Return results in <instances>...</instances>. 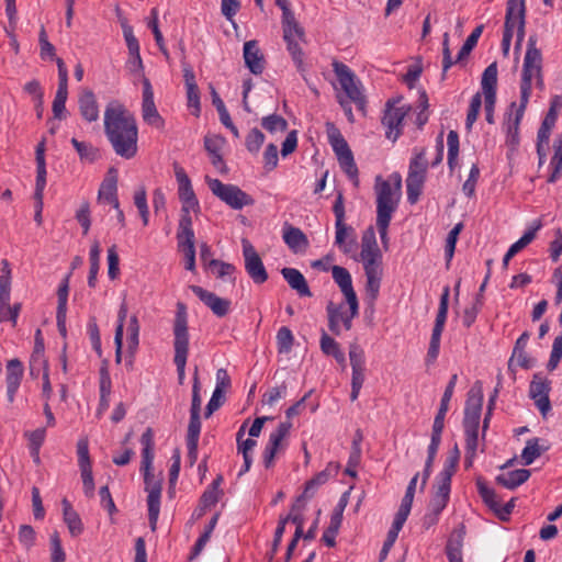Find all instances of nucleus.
<instances>
[{"instance_id": "nucleus-11", "label": "nucleus", "mask_w": 562, "mask_h": 562, "mask_svg": "<svg viewBox=\"0 0 562 562\" xmlns=\"http://www.w3.org/2000/svg\"><path fill=\"white\" fill-rule=\"evenodd\" d=\"M402 97L397 99H390L385 103V110L382 117V124L387 128L385 136L393 142L402 133L403 121L409 111V106H395L401 101Z\"/></svg>"}, {"instance_id": "nucleus-39", "label": "nucleus", "mask_w": 562, "mask_h": 562, "mask_svg": "<svg viewBox=\"0 0 562 562\" xmlns=\"http://www.w3.org/2000/svg\"><path fill=\"white\" fill-rule=\"evenodd\" d=\"M100 255H101V246L99 240H93L91 244L90 252H89V276H88V285L90 288H95L97 285V276L100 269Z\"/></svg>"}, {"instance_id": "nucleus-25", "label": "nucleus", "mask_w": 562, "mask_h": 562, "mask_svg": "<svg viewBox=\"0 0 562 562\" xmlns=\"http://www.w3.org/2000/svg\"><path fill=\"white\" fill-rule=\"evenodd\" d=\"M282 237L286 246L294 254L305 252L310 246L308 238L303 231L288 223L283 226Z\"/></svg>"}, {"instance_id": "nucleus-44", "label": "nucleus", "mask_w": 562, "mask_h": 562, "mask_svg": "<svg viewBox=\"0 0 562 562\" xmlns=\"http://www.w3.org/2000/svg\"><path fill=\"white\" fill-rule=\"evenodd\" d=\"M483 29H484V26L482 24L477 25L472 31V33L468 36V38L465 40V42L463 43L462 47L460 48V50L457 55V58H456L457 63L462 61L470 55L472 49L476 46L477 41L483 32Z\"/></svg>"}, {"instance_id": "nucleus-53", "label": "nucleus", "mask_w": 562, "mask_h": 562, "mask_svg": "<svg viewBox=\"0 0 562 562\" xmlns=\"http://www.w3.org/2000/svg\"><path fill=\"white\" fill-rule=\"evenodd\" d=\"M36 182H46L45 139L40 142L35 149Z\"/></svg>"}, {"instance_id": "nucleus-29", "label": "nucleus", "mask_w": 562, "mask_h": 562, "mask_svg": "<svg viewBox=\"0 0 562 562\" xmlns=\"http://www.w3.org/2000/svg\"><path fill=\"white\" fill-rule=\"evenodd\" d=\"M281 274L290 288L296 291L301 297H311L313 295L305 277L300 270L285 267L281 269Z\"/></svg>"}, {"instance_id": "nucleus-50", "label": "nucleus", "mask_w": 562, "mask_h": 562, "mask_svg": "<svg viewBox=\"0 0 562 562\" xmlns=\"http://www.w3.org/2000/svg\"><path fill=\"white\" fill-rule=\"evenodd\" d=\"M341 522L342 519H339V514H331L329 526L326 528L322 537V540L327 547L333 548L336 546V536Z\"/></svg>"}, {"instance_id": "nucleus-27", "label": "nucleus", "mask_w": 562, "mask_h": 562, "mask_svg": "<svg viewBox=\"0 0 562 562\" xmlns=\"http://www.w3.org/2000/svg\"><path fill=\"white\" fill-rule=\"evenodd\" d=\"M79 111L85 121L92 123L99 119V105L95 94L90 89H83L78 99Z\"/></svg>"}, {"instance_id": "nucleus-17", "label": "nucleus", "mask_w": 562, "mask_h": 562, "mask_svg": "<svg viewBox=\"0 0 562 562\" xmlns=\"http://www.w3.org/2000/svg\"><path fill=\"white\" fill-rule=\"evenodd\" d=\"M173 170L178 182V196L182 204L181 207L187 206L195 213L199 212L200 203L186 170L178 162H173Z\"/></svg>"}, {"instance_id": "nucleus-61", "label": "nucleus", "mask_w": 562, "mask_h": 562, "mask_svg": "<svg viewBox=\"0 0 562 562\" xmlns=\"http://www.w3.org/2000/svg\"><path fill=\"white\" fill-rule=\"evenodd\" d=\"M425 180L406 178L407 201L409 204H416L423 191Z\"/></svg>"}, {"instance_id": "nucleus-14", "label": "nucleus", "mask_w": 562, "mask_h": 562, "mask_svg": "<svg viewBox=\"0 0 562 562\" xmlns=\"http://www.w3.org/2000/svg\"><path fill=\"white\" fill-rule=\"evenodd\" d=\"M143 83V102H142V116L145 123L157 128H162L165 120L159 114L155 101L154 91L149 79L142 74Z\"/></svg>"}, {"instance_id": "nucleus-37", "label": "nucleus", "mask_w": 562, "mask_h": 562, "mask_svg": "<svg viewBox=\"0 0 562 562\" xmlns=\"http://www.w3.org/2000/svg\"><path fill=\"white\" fill-rule=\"evenodd\" d=\"M482 92L484 97H496V88H497V65L496 63H492L488 65L481 80Z\"/></svg>"}, {"instance_id": "nucleus-26", "label": "nucleus", "mask_w": 562, "mask_h": 562, "mask_svg": "<svg viewBox=\"0 0 562 562\" xmlns=\"http://www.w3.org/2000/svg\"><path fill=\"white\" fill-rule=\"evenodd\" d=\"M277 5L282 10L283 37H289V35H295L299 40L304 41V29L296 21L294 12L290 8L289 1L285 0L281 2V4Z\"/></svg>"}, {"instance_id": "nucleus-32", "label": "nucleus", "mask_w": 562, "mask_h": 562, "mask_svg": "<svg viewBox=\"0 0 562 562\" xmlns=\"http://www.w3.org/2000/svg\"><path fill=\"white\" fill-rule=\"evenodd\" d=\"M530 474V470L518 469L497 475L495 481L498 485L503 487H506L508 490H515L521 484H524L526 481H528Z\"/></svg>"}, {"instance_id": "nucleus-16", "label": "nucleus", "mask_w": 562, "mask_h": 562, "mask_svg": "<svg viewBox=\"0 0 562 562\" xmlns=\"http://www.w3.org/2000/svg\"><path fill=\"white\" fill-rule=\"evenodd\" d=\"M483 405V394L481 387L475 390L472 387L468 393L465 401L463 429L464 430H479L481 413Z\"/></svg>"}, {"instance_id": "nucleus-54", "label": "nucleus", "mask_w": 562, "mask_h": 562, "mask_svg": "<svg viewBox=\"0 0 562 562\" xmlns=\"http://www.w3.org/2000/svg\"><path fill=\"white\" fill-rule=\"evenodd\" d=\"M265 139V134L259 128L254 127L246 136L245 146L250 154L256 155L259 153Z\"/></svg>"}, {"instance_id": "nucleus-4", "label": "nucleus", "mask_w": 562, "mask_h": 562, "mask_svg": "<svg viewBox=\"0 0 562 562\" xmlns=\"http://www.w3.org/2000/svg\"><path fill=\"white\" fill-rule=\"evenodd\" d=\"M173 334V362L177 368L179 384H183L186 378V364L189 355V325L187 306L182 302L177 303L175 319L172 323Z\"/></svg>"}, {"instance_id": "nucleus-49", "label": "nucleus", "mask_w": 562, "mask_h": 562, "mask_svg": "<svg viewBox=\"0 0 562 562\" xmlns=\"http://www.w3.org/2000/svg\"><path fill=\"white\" fill-rule=\"evenodd\" d=\"M288 125L286 120L279 114H270L261 119V126L271 134L285 132Z\"/></svg>"}, {"instance_id": "nucleus-7", "label": "nucleus", "mask_w": 562, "mask_h": 562, "mask_svg": "<svg viewBox=\"0 0 562 562\" xmlns=\"http://www.w3.org/2000/svg\"><path fill=\"white\" fill-rule=\"evenodd\" d=\"M333 69L348 99L366 115L367 98L363 93V87L360 80H358L351 69L341 61L335 60L333 63Z\"/></svg>"}, {"instance_id": "nucleus-9", "label": "nucleus", "mask_w": 562, "mask_h": 562, "mask_svg": "<svg viewBox=\"0 0 562 562\" xmlns=\"http://www.w3.org/2000/svg\"><path fill=\"white\" fill-rule=\"evenodd\" d=\"M329 143L337 156L340 168L349 177V179L353 182L355 187L359 186L358 178V167L353 159V154L338 130H334L333 133L328 135Z\"/></svg>"}, {"instance_id": "nucleus-36", "label": "nucleus", "mask_w": 562, "mask_h": 562, "mask_svg": "<svg viewBox=\"0 0 562 562\" xmlns=\"http://www.w3.org/2000/svg\"><path fill=\"white\" fill-rule=\"evenodd\" d=\"M321 350L326 356L334 357L339 364H346V357L344 351L340 349V345L324 330L321 337Z\"/></svg>"}, {"instance_id": "nucleus-62", "label": "nucleus", "mask_w": 562, "mask_h": 562, "mask_svg": "<svg viewBox=\"0 0 562 562\" xmlns=\"http://www.w3.org/2000/svg\"><path fill=\"white\" fill-rule=\"evenodd\" d=\"M413 501H414V495H412L411 492H405V495L402 498L400 508H398L397 513L395 514V517L393 520L394 522H397V524L404 526V524L411 513Z\"/></svg>"}, {"instance_id": "nucleus-24", "label": "nucleus", "mask_w": 562, "mask_h": 562, "mask_svg": "<svg viewBox=\"0 0 562 562\" xmlns=\"http://www.w3.org/2000/svg\"><path fill=\"white\" fill-rule=\"evenodd\" d=\"M529 99L520 97V104L516 109L515 115L508 114L507 120L504 122V128L507 135V144L516 146L519 143V125L522 120L525 110L527 108Z\"/></svg>"}, {"instance_id": "nucleus-45", "label": "nucleus", "mask_w": 562, "mask_h": 562, "mask_svg": "<svg viewBox=\"0 0 562 562\" xmlns=\"http://www.w3.org/2000/svg\"><path fill=\"white\" fill-rule=\"evenodd\" d=\"M541 223L538 222L533 226L529 227L524 235L514 243L509 249L507 250L510 255L515 256L519 251H521L525 247H527L535 238L538 229H540Z\"/></svg>"}, {"instance_id": "nucleus-13", "label": "nucleus", "mask_w": 562, "mask_h": 562, "mask_svg": "<svg viewBox=\"0 0 562 562\" xmlns=\"http://www.w3.org/2000/svg\"><path fill=\"white\" fill-rule=\"evenodd\" d=\"M476 487L477 492L484 502V504L494 512V514L503 521L507 520L509 515L512 514L516 498H510L509 502H507L504 506H501L499 502L497 501V495L495 491L487 486L485 480L483 477L476 479Z\"/></svg>"}, {"instance_id": "nucleus-35", "label": "nucleus", "mask_w": 562, "mask_h": 562, "mask_svg": "<svg viewBox=\"0 0 562 562\" xmlns=\"http://www.w3.org/2000/svg\"><path fill=\"white\" fill-rule=\"evenodd\" d=\"M63 512L64 521L67 525L70 535L72 537L81 535L83 531L82 520L66 498L63 499Z\"/></svg>"}, {"instance_id": "nucleus-33", "label": "nucleus", "mask_w": 562, "mask_h": 562, "mask_svg": "<svg viewBox=\"0 0 562 562\" xmlns=\"http://www.w3.org/2000/svg\"><path fill=\"white\" fill-rule=\"evenodd\" d=\"M458 374H452L440 401L439 409L435 416L432 426L445 428V417L449 409V402L453 395V391L457 384Z\"/></svg>"}, {"instance_id": "nucleus-34", "label": "nucleus", "mask_w": 562, "mask_h": 562, "mask_svg": "<svg viewBox=\"0 0 562 562\" xmlns=\"http://www.w3.org/2000/svg\"><path fill=\"white\" fill-rule=\"evenodd\" d=\"M428 161L426 159V149H414V156L411 159L407 178L426 180Z\"/></svg>"}, {"instance_id": "nucleus-18", "label": "nucleus", "mask_w": 562, "mask_h": 562, "mask_svg": "<svg viewBox=\"0 0 562 562\" xmlns=\"http://www.w3.org/2000/svg\"><path fill=\"white\" fill-rule=\"evenodd\" d=\"M58 68V88L53 101V114L57 120L66 119V101L68 98V70L61 58L56 60Z\"/></svg>"}, {"instance_id": "nucleus-51", "label": "nucleus", "mask_w": 562, "mask_h": 562, "mask_svg": "<svg viewBox=\"0 0 562 562\" xmlns=\"http://www.w3.org/2000/svg\"><path fill=\"white\" fill-rule=\"evenodd\" d=\"M448 145V166L452 171L458 164L459 155V134L456 131H450L447 136Z\"/></svg>"}, {"instance_id": "nucleus-58", "label": "nucleus", "mask_w": 562, "mask_h": 562, "mask_svg": "<svg viewBox=\"0 0 562 562\" xmlns=\"http://www.w3.org/2000/svg\"><path fill=\"white\" fill-rule=\"evenodd\" d=\"M514 29L517 27L515 52H519L525 37V25H526V10L521 8L520 12L515 13L513 16Z\"/></svg>"}, {"instance_id": "nucleus-43", "label": "nucleus", "mask_w": 562, "mask_h": 562, "mask_svg": "<svg viewBox=\"0 0 562 562\" xmlns=\"http://www.w3.org/2000/svg\"><path fill=\"white\" fill-rule=\"evenodd\" d=\"M147 26L151 30L154 37H155V42H156L157 46L159 47V50L162 53L165 58L167 60H169V58H170L169 52L165 45L162 34L158 26V10H157V8L151 9L150 19L147 22Z\"/></svg>"}, {"instance_id": "nucleus-47", "label": "nucleus", "mask_w": 562, "mask_h": 562, "mask_svg": "<svg viewBox=\"0 0 562 562\" xmlns=\"http://www.w3.org/2000/svg\"><path fill=\"white\" fill-rule=\"evenodd\" d=\"M71 144L82 161L93 162L99 157V150L91 144L71 138Z\"/></svg>"}, {"instance_id": "nucleus-41", "label": "nucleus", "mask_w": 562, "mask_h": 562, "mask_svg": "<svg viewBox=\"0 0 562 562\" xmlns=\"http://www.w3.org/2000/svg\"><path fill=\"white\" fill-rule=\"evenodd\" d=\"M331 276L344 295L355 292L351 274L346 268L340 266H333Z\"/></svg>"}, {"instance_id": "nucleus-60", "label": "nucleus", "mask_w": 562, "mask_h": 562, "mask_svg": "<svg viewBox=\"0 0 562 562\" xmlns=\"http://www.w3.org/2000/svg\"><path fill=\"white\" fill-rule=\"evenodd\" d=\"M77 456L79 469L92 468L89 454V441L87 437H82L77 442Z\"/></svg>"}, {"instance_id": "nucleus-1", "label": "nucleus", "mask_w": 562, "mask_h": 562, "mask_svg": "<svg viewBox=\"0 0 562 562\" xmlns=\"http://www.w3.org/2000/svg\"><path fill=\"white\" fill-rule=\"evenodd\" d=\"M104 132L114 153L132 159L138 151V127L133 114L121 104L109 105L104 112Z\"/></svg>"}, {"instance_id": "nucleus-48", "label": "nucleus", "mask_w": 562, "mask_h": 562, "mask_svg": "<svg viewBox=\"0 0 562 562\" xmlns=\"http://www.w3.org/2000/svg\"><path fill=\"white\" fill-rule=\"evenodd\" d=\"M295 35H289V37H283L286 43V48L300 72L305 71V66L303 61L304 53L300 46V44L294 40Z\"/></svg>"}, {"instance_id": "nucleus-20", "label": "nucleus", "mask_w": 562, "mask_h": 562, "mask_svg": "<svg viewBox=\"0 0 562 562\" xmlns=\"http://www.w3.org/2000/svg\"><path fill=\"white\" fill-rule=\"evenodd\" d=\"M190 290L213 312L217 317H224L231 310V301L223 299L203 289L200 285H190Z\"/></svg>"}, {"instance_id": "nucleus-21", "label": "nucleus", "mask_w": 562, "mask_h": 562, "mask_svg": "<svg viewBox=\"0 0 562 562\" xmlns=\"http://www.w3.org/2000/svg\"><path fill=\"white\" fill-rule=\"evenodd\" d=\"M24 375L23 363L18 359L13 358L7 361L5 364V384H7V398L10 404L15 400V395L21 385Z\"/></svg>"}, {"instance_id": "nucleus-46", "label": "nucleus", "mask_w": 562, "mask_h": 562, "mask_svg": "<svg viewBox=\"0 0 562 562\" xmlns=\"http://www.w3.org/2000/svg\"><path fill=\"white\" fill-rule=\"evenodd\" d=\"M276 339L279 353L288 355L291 352L294 344V336L289 327L282 326L279 328Z\"/></svg>"}, {"instance_id": "nucleus-40", "label": "nucleus", "mask_w": 562, "mask_h": 562, "mask_svg": "<svg viewBox=\"0 0 562 562\" xmlns=\"http://www.w3.org/2000/svg\"><path fill=\"white\" fill-rule=\"evenodd\" d=\"M549 449V446H541L539 438H531L527 440L526 447L521 452L522 463L530 465L537 458H539L544 451Z\"/></svg>"}, {"instance_id": "nucleus-56", "label": "nucleus", "mask_w": 562, "mask_h": 562, "mask_svg": "<svg viewBox=\"0 0 562 562\" xmlns=\"http://www.w3.org/2000/svg\"><path fill=\"white\" fill-rule=\"evenodd\" d=\"M327 315H328V327L329 330L335 334H340V327L339 322L341 321V317L344 316L341 310L342 305H335L333 302H329L327 307Z\"/></svg>"}, {"instance_id": "nucleus-57", "label": "nucleus", "mask_w": 562, "mask_h": 562, "mask_svg": "<svg viewBox=\"0 0 562 562\" xmlns=\"http://www.w3.org/2000/svg\"><path fill=\"white\" fill-rule=\"evenodd\" d=\"M291 428H292L291 422L280 423L278 425L277 429L270 434L268 445H270L277 449H280L283 439L289 436Z\"/></svg>"}, {"instance_id": "nucleus-63", "label": "nucleus", "mask_w": 562, "mask_h": 562, "mask_svg": "<svg viewBox=\"0 0 562 562\" xmlns=\"http://www.w3.org/2000/svg\"><path fill=\"white\" fill-rule=\"evenodd\" d=\"M224 144L225 138L221 135H206L204 137V148L210 157L222 154Z\"/></svg>"}, {"instance_id": "nucleus-31", "label": "nucleus", "mask_w": 562, "mask_h": 562, "mask_svg": "<svg viewBox=\"0 0 562 562\" xmlns=\"http://www.w3.org/2000/svg\"><path fill=\"white\" fill-rule=\"evenodd\" d=\"M339 470V464L337 463H328L326 469L318 472L316 475H314L311 480H308L305 483L304 488V497H313L316 490L325 484L333 473H337Z\"/></svg>"}, {"instance_id": "nucleus-64", "label": "nucleus", "mask_w": 562, "mask_h": 562, "mask_svg": "<svg viewBox=\"0 0 562 562\" xmlns=\"http://www.w3.org/2000/svg\"><path fill=\"white\" fill-rule=\"evenodd\" d=\"M562 359V334L557 336L552 344V350L547 363V369L553 371L558 368Z\"/></svg>"}, {"instance_id": "nucleus-23", "label": "nucleus", "mask_w": 562, "mask_h": 562, "mask_svg": "<svg viewBox=\"0 0 562 562\" xmlns=\"http://www.w3.org/2000/svg\"><path fill=\"white\" fill-rule=\"evenodd\" d=\"M434 487L435 493L430 499L429 509L431 513L440 515L450 498L451 480L437 475Z\"/></svg>"}, {"instance_id": "nucleus-42", "label": "nucleus", "mask_w": 562, "mask_h": 562, "mask_svg": "<svg viewBox=\"0 0 562 562\" xmlns=\"http://www.w3.org/2000/svg\"><path fill=\"white\" fill-rule=\"evenodd\" d=\"M460 449L458 443H454L453 448L449 450L448 457L445 460L442 470L438 473L439 476L452 480V476L457 472V468L460 461Z\"/></svg>"}, {"instance_id": "nucleus-15", "label": "nucleus", "mask_w": 562, "mask_h": 562, "mask_svg": "<svg viewBox=\"0 0 562 562\" xmlns=\"http://www.w3.org/2000/svg\"><path fill=\"white\" fill-rule=\"evenodd\" d=\"M243 255L245 269L250 279L257 284L265 283L268 280V272L260 256L248 239H243Z\"/></svg>"}, {"instance_id": "nucleus-2", "label": "nucleus", "mask_w": 562, "mask_h": 562, "mask_svg": "<svg viewBox=\"0 0 562 562\" xmlns=\"http://www.w3.org/2000/svg\"><path fill=\"white\" fill-rule=\"evenodd\" d=\"M360 257L366 274V303L371 313L374 311L382 279V252L378 246L372 226L368 227L361 237Z\"/></svg>"}, {"instance_id": "nucleus-5", "label": "nucleus", "mask_w": 562, "mask_h": 562, "mask_svg": "<svg viewBox=\"0 0 562 562\" xmlns=\"http://www.w3.org/2000/svg\"><path fill=\"white\" fill-rule=\"evenodd\" d=\"M376 192V227L380 234L383 248H389L387 229L393 213L397 209L398 196L394 198L392 186L389 181L383 180L381 176L375 178Z\"/></svg>"}, {"instance_id": "nucleus-8", "label": "nucleus", "mask_w": 562, "mask_h": 562, "mask_svg": "<svg viewBox=\"0 0 562 562\" xmlns=\"http://www.w3.org/2000/svg\"><path fill=\"white\" fill-rule=\"evenodd\" d=\"M211 192L233 210H241L244 206L254 205L255 200L238 186L223 183L218 179L206 177Z\"/></svg>"}, {"instance_id": "nucleus-28", "label": "nucleus", "mask_w": 562, "mask_h": 562, "mask_svg": "<svg viewBox=\"0 0 562 562\" xmlns=\"http://www.w3.org/2000/svg\"><path fill=\"white\" fill-rule=\"evenodd\" d=\"M464 536L465 526L463 524L450 535L445 549L449 562H463L462 547Z\"/></svg>"}, {"instance_id": "nucleus-6", "label": "nucleus", "mask_w": 562, "mask_h": 562, "mask_svg": "<svg viewBox=\"0 0 562 562\" xmlns=\"http://www.w3.org/2000/svg\"><path fill=\"white\" fill-rule=\"evenodd\" d=\"M537 43L538 36L536 34L530 35L527 42L520 81V97L524 99L530 98L533 75L542 72L543 58Z\"/></svg>"}, {"instance_id": "nucleus-59", "label": "nucleus", "mask_w": 562, "mask_h": 562, "mask_svg": "<svg viewBox=\"0 0 562 562\" xmlns=\"http://www.w3.org/2000/svg\"><path fill=\"white\" fill-rule=\"evenodd\" d=\"M178 248L186 258V269L194 271L195 269V246L194 240L178 241Z\"/></svg>"}, {"instance_id": "nucleus-22", "label": "nucleus", "mask_w": 562, "mask_h": 562, "mask_svg": "<svg viewBox=\"0 0 562 562\" xmlns=\"http://www.w3.org/2000/svg\"><path fill=\"white\" fill-rule=\"evenodd\" d=\"M243 55L245 65L251 74L258 76L263 72L266 59L256 40L245 42Z\"/></svg>"}, {"instance_id": "nucleus-10", "label": "nucleus", "mask_w": 562, "mask_h": 562, "mask_svg": "<svg viewBox=\"0 0 562 562\" xmlns=\"http://www.w3.org/2000/svg\"><path fill=\"white\" fill-rule=\"evenodd\" d=\"M449 295H450V289H449V286H445V289L440 295L439 307H438V312L436 315L435 325H434L431 337H430L429 348H428L427 356H426L427 364L434 363L437 360L438 355H439L441 334L443 331L445 324L447 321V315H448Z\"/></svg>"}, {"instance_id": "nucleus-55", "label": "nucleus", "mask_w": 562, "mask_h": 562, "mask_svg": "<svg viewBox=\"0 0 562 562\" xmlns=\"http://www.w3.org/2000/svg\"><path fill=\"white\" fill-rule=\"evenodd\" d=\"M200 432L201 430H194V429H188L187 430V448H188V461L191 467L194 465V463L198 460V445L200 439Z\"/></svg>"}, {"instance_id": "nucleus-3", "label": "nucleus", "mask_w": 562, "mask_h": 562, "mask_svg": "<svg viewBox=\"0 0 562 562\" xmlns=\"http://www.w3.org/2000/svg\"><path fill=\"white\" fill-rule=\"evenodd\" d=\"M142 462L140 470L144 474L145 491L147 495L148 520L151 531L157 529V521L160 513V497L162 483L160 479H156L153 473L154 461V431L148 427L140 437Z\"/></svg>"}, {"instance_id": "nucleus-19", "label": "nucleus", "mask_w": 562, "mask_h": 562, "mask_svg": "<svg viewBox=\"0 0 562 562\" xmlns=\"http://www.w3.org/2000/svg\"><path fill=\"white\" fill-rule=\"evenodd\" d=\"M550 391V381L542 378L539 373L533 374L529 385V396L535 401V405L540 411L542 417H546L551 409Z\"/></svg>"}, {"instance_id": "nucleus-12", "label": "nucleus", "mask_w": 562, "mask_h": 562, "mask_svg": "<svg viewBox=\"0 0 562 562\" xmlns=\"http://www.w3.org/2000/svg\"><path fill=\"white\" fill-rule=\"evenodd\" d=\"M349 360L352 370L350 400L353 402L358 398L363 385L366 371L364 351L358 344L349 346Z\"/></svg>"}, {"instance_id": "nucleus-52", "label": "nucleus", "mask_w": 562, "mask_h": 562, "mask_svg": "<svg viewBox=\"0 0 562 562\" xmlns=\"http://www.w3.org/2000/svg\"><path fill=\"white\" fill-rule=\"evenodd\" d=\"M558 117V113L553 109H549V111L546 114L544 120L541 123L540 128L538 130L537 139L540 142H544L548 144L551 130L555 124Z\"/></svg>"}, {"instance_id": "nucleus-30", "label": "nucleus", "mask_w": 562, "mask_h": 562, "mask_svg": "<svg viewBox=\"0 0 562 562\" xmlns=\"http://www.w3.org/2000/svg\"><path fill=\"white\" fill-rule=\"evenodd\" d=\"M200 381L198 374V367H195L192 385V402L190 408V420L188 429L201 430V396H200Z\"/></svg>"}, {"instance_id": "nucleus-38", "label": "nucleus", "mask_w": 562, "mask_h": 562, "mask_svg": "<svg viewBox=\"0 0 562 562\" xmlns=\"http://www.w3.org/2000/svg\"><path fill=\"white\" fill-rule=\"evenodd\" d=\"M192 209L190 207H181V215L179 220V226L177 232V240H194V232L192 228V217L190 212Z\"/></svg>"}]
</instances>
